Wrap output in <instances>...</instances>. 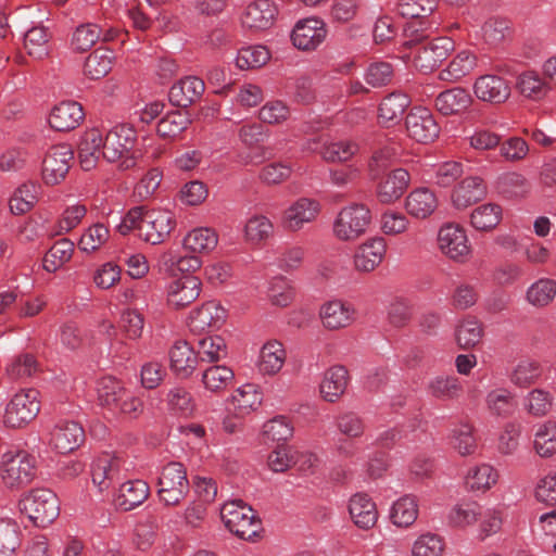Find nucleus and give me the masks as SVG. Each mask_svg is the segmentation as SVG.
Here are the masks:
<instances>
[{
    "label": "nucleus",
    "mask_w": 556,
    "mask_h": 556,
    "mask_svg": "<svg viewBox=\"0 0 556 556\" xmlns=\"http://www.w3.org/2000/svg\"><path fill=\"white\" fill-rule=\"evenodd\" d=\"M444 542L438 534L426 533L420 535L413 545V556H441Z\"/></svg>",
    "instance_id": "64"
},
{
    "label": "nucleus",
    "mask_w": 556,
    "mask_h": 556,
    "mask_svg": "<svg viewBox=\"0 0 556 556\" xmlns=\"http://www.w3.org/2000/svg\"><path fill=\"white\" fill-rule=\"evenodd\" d=\"M478 66V55L470 50L464 49L455 54L447 67L440 72V79L445 81H457L469 75Z\"/></svg>",
    "instance_id": "37"
},
{
    "label": "nucleus",
    "mask_w": 556,
    "mask_h": 556,
    "mask_svg": "<svg viewBox=\"0 0 556 556\" xmlns=\"http://www.w3.org/2000/svg\"><path fill=\"white\" fill-rule=\"evenodd\" d=\"M516 88L527 99L540 101L552 90L549 83L538 72L529 70L518 75Z\"/></svg>",
    "instance_id": "34"
},
{
    "label": "nucleus",
    "mask_w": 556,
    "mask_h": 556,
    "mask_svg": "<svg viewBox=\"0 0 556 556\" xmlns=\"http://www.w3.org/2000/svg\"><path fill=\"white\" fill-rule=\"evenodd\" d=\"M554 397L544 389L531 390L522 400L523 409L532 417L541 418L549 414Z\"/></svg>",
    "instance_id": "50"
},
{
    "label": "nucleus",
    "mask_w": 556,
    "mask_h": 556,
    "mask_svg": "<svg viewBox=\"0 0 556 556\" xmlns=\"http://www.w3.org/2000/svg\"><path fill=\"white\" fill-rule=\"evenodd\" d=\"M202 281L193 275H184L172 280L166 287L167 304L175 308H184L193 303L201 293Z\"/></svg>",
    "instance_id": "13"
},
{
    "label": "nucleus",
    "mask_w": 556,
    "mask_h": 556,
    "mask_svg": "<svg viewBox=\"0 0 556 556\" xmlns=\"http://www.w3.org/2000/svg\"><path fill=\"white\" fill-rule=\"evenodd\" d=\"M319 212L320 204L317 200L302 197L283 212L281 224L289 231H299L305 224L314 222Z\"/></svg>",
    "instance_id": "16"
},
{
    "label": "nucleus",
    "mask_w": 556,
    "mask_h": 556,
    "mask_svg": "<svg viewBox=\"0 0 556 556\" xmlns=\"http://www.w3.org/2000/svg\"><path fill=\"white\" fill-rule=\"evenodd\" d=\"M114 54L108 49H96L84 64V74L90 79H100L112 70Z\"/></svg>",
    "instance_id": "46"
},
{
    "label": "nucleus",
    "mask_w": 556,
    "mask_h": 556,
    "mask_svg": "<svg viewBox=\"0 0 556 556\" xmlns=\"http://www.w3.org/2000/svg\"><path fill=\"white\" fill-rule=\"evenodd\" d=\"M556 295V281L549 278H541L533 282L527 290V301L536 307L548 305Z\"/></svg>",
    "instance_id": "56"
},
{
    "label": "nucleus",
    "mask_w": 556,
    "mask_h": 556,
    "mask_svg": "<svg viewBox=\"0 0 556 556\" xmlns=\"http://www.w3.org/2000/svg\"><path fill=\"white\" fill-rule=\"evenodd\" d=\"M36 458L23 450H11L1 456L0 479L9 489H20L36 476Z\"/></svg>",
    "instance_id": "2"
},
{
    "label": "nucleus",
    "mask_w": 556,
    "mask_h": 556,
    "mask_svg": "<svg viewBox=\"0 0 556 556\" xmlns=\"http://www.w3.org/2000/svg\"><path fill=\"white\" fill-rule=\"evenodd\" d=\"M273 233V222L267 216L261 214L250 216L243 227L244 241L252 245H258L268 240Z\"/></svg>",
    "instance_id": "41"
},
{
    "label": "nucleus",
    "mask_w": 556,
    "mask_h": 556,
    "mask_svg": "<svg viewBox=\"0 0 556 556\" xmlns=\"http://www.w3.org/2000/svg\"><path fill=\"white\" fill-rule=\"evenodd\" d=\"M405 45H416L413 62L425 74L437 68L455 49V43L450 37L425 40L422 36L417 35L416 38L406 41Z\"/></svg>",
    "instance_id": "5"
},
{
    "label": "nucleus",
    "mask_w": 556,
    "mask_h": 556,
    "mask_svg": "<svg viewBox=\"0 0 556 556\" xmlns=\"http://www.w3.org/2000/svg\"><path fill=\"white\" fill-rule=\"evenodd\" d=\"M533 447L541 457H551L556 453V421L547 420L538 426Z\"/></svg>",
    "instance_id": "48"
},
{
    "label": "nucleus",
    "mask_w": 556,
    "mask_h": 556,
    "mask_svg": "<svg viewBox=\"0 0 556 556\" xmlns=\"http://www.w3.org/2000/svg\"><path fill=\"white\" fill-rule=\"evenodd\" d=\"M327 37L326 24L317 17L299 21L293 27L291 40L300 50H315Z\"/></svg>",
    "instance_id": "15"
},
{
    "label": "nucleus",
    "mask_w": 556,
    "mask_h": 556,
    "mask_svg": "<svg viewBox=\"0 0 556 556\" xmlns=\"http://www.w3.org/2000/svg\"><path fill=\"white\" fill-rule=\"evenodd\" d=\"M482 336V325L472 316L464 318L456 328L457 344L465 350L476 346L481 341Z\"/></svg>",
    "instance_id": "54"
},
{
    "label": "nucleus",
    "mask_w": 556,
    "mask_h": 556,
    "mask_svg": "<svg viewBox=\"0 0 556 556\" xmlns=\"http://www.w3.org/2000/svg\"><path fill=\"white\" fill-rule=\"evenodd\" d=\"M83 427L68 420L56 422L50 432V444L60 453L65 454L77 448L84 441Z\"/></svg>",
    "instance_id": "18"
},
{
    "label": "nucleus",
    "mask_w": 556,
    "mask_h": 556,
    "mask_svg": "<svg viewBox=\"0 0 556 556\" xmlns=\"http://www.w3.org/2000/svg\"><path fill=\"white\" fill-rule=\"evenodd\" d=\"M384 254V240L382 238L371 239L356 250L354 266L359 271H371L382 262Z\"/></svg>",
    "instance_id": "32"
},
{
    "label": "nucleus",
    "mask_w": 556,
    "mask_h": 556,
    "mask_svg": "<svg viewBox=\"0 0 556 556\" xmlns=\"http://www.w3.org/2000/svg\"><path fill=\"white\" fill-rule=\"evenodd\" d=\"M39 392L35 389L22 390L7 404L3 422L10 428H21L30 422L39 413Z\"/></svg>",
    "instance_id": "8"
},
{
    "label": "nucleus",
    "mask_w": 556,
    "mask_h": 556,
    "mask_svg": "<svg viewBox=\"0 0 556 556\" xmlns=\"http://www.w3.org/2000/svg\"><path fill=\"white\" fill-rule=\"evenodd\" d=\"M473 100L469 91L462 87H454L440 92L435 98L437 110L445 115H457L467 111Z\"/></svg>",
    "instance_id": "25"
},
{
    "label": "nucleus",
    "mask_w": 556,
    "mask_h": 556,
    "mask_svg": "<svg viewBox=\"0 0 556 556\" xmlns=\"http://www.w3.org/2000/svg\"><path fill=\"white\" fill-rule=\"evenodd\" d=\"M277 9L269 0H256L244 9L241 24L244 28L264 30L274 24Z\"/></svg>",
    "instance_id": "19"
},
{
    "label": "nucleus",
    "mask_w": 556,
    "mask_h": 556,
    "mask_svg": "<svg viewBox=\"0 0 556 556\" xmlns=\"http://www.w3.org/2000/svg\"><path fill=\"white\" fill-rule=\"evenodd\" d=\"M198 359V354L186 341H176L169 350L170 368L178 377L191 376L197 368Z\"/></svg>",
    "instance_id": "30"
},
{
    "label": "nucleus",
    "mask_w": 556,
    "mask_h": 556,
    "mask_svg": "<svg viewBox=\"0 0 556 556\" xmlns=\"http://www.w3.org/2000/svg\"><path fill=\"white\" fill-rule=\"evenodd\" d=\"M50 35L45 26H34L24 35V47L27 53L37 60H42L49 54Z\"/></svg>",
    "instance_id": "47"
},
{
    "label": "nucleus",
    "mask_w": 556,
    "mask_h": 556,
    "mask_svg": "<svg viewBox=\"0 0 556 556\" xmlns=\"http://www.w3.org/2000/svg\"><path fill=\"white\" fill-rule=\"evenodd\" d=\"M262 403V393L253 383L239 387L230 397V404L237 416L243 417L255 410Z\"/></svg>",
    "instance_id": "39"
},
{
    "label": "nucleus",
    "mask_w": 556,
    "mask_h": 556,
    "mask_svg": "<svg viewBox=\"0 0 556 556\" xmlns=\"http://www.w3.org/2000/svg\"><path fill=\"white\" fill-rule=\"evenodd\" d=\"M371 220V214L364 204L344 206L333 223L334 236L343 241L355 240L365 233Z\"/></svg>",
    "instance_id": "7"
},
{
    "label": "nucleus",
    "mask_w": 556,
    "mask_h": 556,
    "mask_svg": "<svg viewBox=\"0 0 556 556\" xmlns=\"http://www.w3.org/2000/svg\"><path fill=\"white\" fill-rule=\"evenodd\" d=\"M287 359V351L283 344L275 339L265 342L258 353L256 367L264 376H275L283 367Z\"/></svg>",
    "instance_id": "21"
},
{
    "label": "nucleus",
    "mask_w": 556,
    "mask_h": 556,
    "mask_svg": "<svg viewBox=\"0 0 556 556\" xmlns=\"http://www.w3.org/2000/svg\"><path fill=\"white\" fill-rule=\"evenodd\" d=\"M205 90L204 81L195 76H187L175 83L169 89V101L180 108H187L201 98Z\"/></svg>",
    "instance_id": "24"
},
{
    "label": "nucleus",
    "mask_w": 556,
    "mask_h": 556,
    "mask_svg": "<svg viewBox=\"0 0 556 556\" xmlns=\"http://www.w3.org/2000/svg\"><path fill=\"white\" fill-rule=\"evenodd\" d=\"M21 545V530L12 518H0V556H13Z\"/></svg>",
    "instance_id": "53"
},
{
    "label": "nucleus",
    "mask_w": 556,
    "mask_h": 556,
    "mask_svg": "<svg viewBox=\"0 0 556 556\" xmlns=\"http://www.w3.org/2000/svg\"><path fill=\"white\" fill-rule=\"evenodd\" d=\"M485 194L486 186L480 177H466L453 190L452 203L457 210H465L481 201Z\"/></svg>",
    "instance_id": "22"
},
{
    "label": "nucleus",
    "mask_w": 556,
    "mask_h": 556,
    "mask_svg": "<svg viewBox=\"0 0 556 556\" xmlns=\"http://www.w3.org/2000/svg\"><path fill=\"white\" fill-rule=\"evenodd\" d=\"M73 251L74 243L71 240L56 241L43 257V268L49 273H54L71 260Z\"/></svg>",
    "instance_id": "57"
},
{
    "label": "nucleus",
    "mask_w": 556,
    "mask_h": 556,
    "mask_svg": "<svg viewBox=\"0 0 556 556\" xmlns=\"http://www.w3.org/2000/svg\"><path fill=\"white\" fill-rule=\"evenodd\" d=\"M541 376V368L538 363L522 359L509 374L510 382L518 388H527L534 383Z\"/></svg>",
    "instance_id": "61"
},
{
    "label": "nucleus",
    "mask_w": 556,
    "mask_h": 556,
    "mask_svg": "<svg viewBox=\"0 0 556 556\" xmlns=\"http://www.w3.org/2000/svg\"><path fill=\"white\" fill-rule=\"evenodd\" d=\"M349 372L344 366L336 365L324 372L319 390L323 399L334 403L346 390Z\"/></svg>",
    "instance_id": "29"
},
{
    "label": "nucleus",
    "mask_w": 556,
    "mask_h": 556,
    "mask_svg": "<svg viewBox=\"0 0 556 556\" xmlns=\"http://www.w3.org/2000/svg\"><path fill=\"white\" fill-rule=\"evenodd\" d=\"M418 516V504L414 496L405 495L399 498L391 508L390 518L400 528L412 526Z\"/></svg>",
    "instance_id": "45"
},
{
    "label": "nucleus",
    "mask_w": 556,
    "mask_h": 556,
    "mask_svg": "<svg viewBox=\"0 0 556 556\" xmlns=\"http://www.w3.org/2000/svg\"><path fill=\"white\" fill-rule=\"evenodd\" d=\"M438 245L445 256L456 262H465L471 251L465 229L455 224H446L440 228Z\"/></svg>",
    "instance_id": "9"
},
{
    "label": "nucleus",
    "mask_w": 556,
    "mask_h": 556,
    "mask_svg": "<svg viewBox=\"0 0 556 556\" xmlns=\"http://www.w3.org/2000/svg\"><path fill=\"white\" fill-rule=\"evenodd\" d=\"M126 389L113 377H103L98 382V400L102 406L113 409Z\"/></svg>",
    "instance_id": "60"
},
{
    "label": "nucleus",
    "mask_w": 556,
    "mask_h": 556,
    "mask_svg": "<svg viewBox=\"0 0 556 556\" xmlns=\"http://www.w3.org/2000/svg\"><path fill=\"white\" fill-rule=\"evenodd\" d=\"M189 492L186 468L181 463L170 462L165 465L157 479V495L166 506L178 505Z\"/></svg>",
    "instance_id": "6"
},
{
    "label": "nucleus",
    "mask_w": 556,
    "mask_h": 556,
    "mask_svg": "<svg viewBox=\"0 0 556 556\" xmlns=\"http://www.w3.org/2000/svg\"><path fill=\"white\" fill-rule=\"evenodd\" d=\"M410 100L403 92H392L384 97L380 102L378 117L380 123L386 125L397 124L409 106Z\"/></svg>",
    "instance_id": "38"
},
{
    "label": "nucleus",
    "mask_w": 556,
    "mask_h": 556,
    "mask_svg": "<svg viewBox=\"0 0 556 556\" xmlns=\"http://www.w3.org/2000/svg\"><path fill=\"white\" fill-rule=\"evenodd\" d=\"M136 141V130L132 126L121 124L108 131L103 139L102 156L108 162H119L118 167L127 170L136 165V157L131 152Z\"/></svg>",
    "instance_id": "3"
},
{
    "label": "nucleus",
    "mask_w": 556,
    "mask_h": 556,
    "mask_svg": "<svg viewBox=\"0 0 556 556\" xmlns=\"http://www.w3.org/2000/svg\"><path fill=\"white\" fill-rule=\"evenodd\" d=\"M191 119L186 111H173L163 116L156 126L157 135L173 139L179 136L190 125Z\"/></svg>",
    "instance_id": "49"
},
{
    "label": "nucleus",
    "mask_w": 556,
    "mask_h": 556,
    "mask_svg": "<svg viewBox=\"0 0 556 556\" xmlns=\"http://www.w3.org/2000/svg\"><path fill=\"white\" fill-rule=\"evenodd\" d=\"M484 404L490 415L498 418L511 416L517 405L514 393L505 387L488 391Z\"/></svg>",
    "instance_id": "35"
},
{
    "label": "nucleus",
    "mask_w": 556,
    "mask_h": 556,
    "mask_svg": "<svg viewBox=\"0 0 556 556\" xmlns=\"http://www.w3.org/2000/svg\"><path fill=\"white\" fill-rule=\"evenodd\" d=\"M269 59V51L264 46H249L238 51L235 64L239 70L247 71L265 65Z\"/></svg>",
    "instance_id": "55"
},
{
    "label": "nucleus",
    "mask_w": 556,
    "mask_h": 556,
    "mask_svg": "<svg viewBox=\"0 0 556 556\" xmlns=\"http://www.w3.org/2000/svg\"><path fill=\"white\" fill-rule=\"evenodd\" d=\"M497 189L506 198H521L529 192L530 185L525 176L511 172L505 173L498 178Z\"/></svg>",
    "instance_id": "59"
},
{
    "label": "nucleus",
    "mask_w": 556,
    "mask_h": 556,
    "mask_svg": "<svg viewBox=\"0 0 556 556\" xmlns=\"http://www.w3.org/2000/svg\"><path fill=\"white\" fill-rule=\"evenodd\" d=\"M480 515V506L476 502L456 504L448 514L451 525L465 528L473 525Z\"/></svg>",
    "instance_id": "62"
},
{
    "label": "nucleus",
    "mask_w": 556,
    "mask_h": 556,
    "mask_svg": "<svg viewBox=\"0 0 556 556\" xmlns=\"http://www.w3.org/2000/svg\"><path fill=\"white\" fill-rule=\"evenodd\" d=\"M150 488L143 480L136 479L124 482L118 490L115 504L128 511L141 505L149 496Z\"/></svg>",
    "instance_id": "33"
},
{
    "label": "nucleus",
    "mask_w": 556,
    "mask_h": 556,
    "mask_svg": "<svg viewBox=\"0 0 556 556\" xmlns=\"http://www.w3.org/2000/svg\"><path fill=\"white\" fill-rule=\"evenodd\" d=\"M233 370L225 365H213L202 372L204 388L213 393H220L233 383Z\"/></svg>",
    "instance_id": "44"
},
{
    "label": "nucleus",
    "mask_w": 556,
    "mask_h": 556,
    "mask_svg": "<svg viewBox=\"0 0 556 556\" xmlns=\"http://www.w3.org/2000/svg\"><path fill=\"white\" fill-rule=\"evenodd\" d=\"M20 511L36 526L45 528L60 515L58 496L48 489H35L25 494L18 502Z\"/></svg>",
    "instance_id": "1"
},
{
    "label": "nucleus",
    "mask_w": 556,
    "mask_h": 556,
    "mask_svg": "<svg viewBox=\"0 0 556 556\" xmlns=\"http://www.w3.org/2000/svg\"><path fill=\"white\" fill-rule=\"evenodd\" d=\"M503 217V210L496 203H485L477 206L470 214L471 226L479 231L494 229Z\"/></svg>",
    "instance_id": "43"
},
{
    "label": "nucleus",
    "mask_w": 556,
    "mask_h": 556,
    "mask_svg": "<svg viewBox=\"0 0 556 556\" xmlns=\"http://www.w3.org/2000/svg\"><path fill=\"white\" fill-rule=\"evenodd\" d=\"M74 157L72 148L66 143L51 147L42 161V179L47 185L61 182L71 167Z\"/></svg>",
    "instance_id": "10"
},
{
    "label": "nucleus",
    "mask_w": 556,
    "mask_h": 556,
    "mask_svg": "<svg viewBox=\"0 0 556 556\" xmlns=\"http://www.w3.org/2000/svg\"><path fill=\"white\" fill-rule=\"evenodd\" d=\"M472 90L475 97L491 104L505 103L511 93L509 83L502 76L484 74L476 78Z\"/></svg>",
    "instance_id": "14"
},
{
    "label": "nucleus",
    "mask_w": 556,
    "mask_h": 556,
    "mask_svg": "<svg viewBox=\"0 0 556 556\" xmlns=\"http://www.w3.org/2000/svg\"><path fill=\"white\" fill-rule=\"evenodd\" d=\"M498 481L497 470L489 464L471 467L465 477L467 489L472 492H485Z\"/></svg>",
    "instance_id": "40"
},
{
    "label": "nucleus",
    "mask_w": 556,
    "mask_h": 556,
    "mask_svg": "<svg viewBox=\"0 0 556 556\" xmlns=\"http://www.w3.org/2000/svg\"><path fill=\"white\" fill-rule=\"evenodd\" d=\"M479 299V293L473 283L460 281L455 285L451 294V304L454 308L465 311L472 307Z\"/></svg>",
    "instance_id": "63"
},
{
    "label": "nucleus",
    "mask_w": 556,
    "mask_h": 556,
    "mask_svg": "<svg viewBox=\"0 0 556 556\" xmlns=\"http://www.w3.org/2000/svg\"><path fill=\"white\" fill-rule=\"evenodd\" d=\"M225 320V308L215 301H208L190 313L188 326L190 331L201 333L208 329L219 328Z\"/></svg>",
    "instance_id": "17"
},
{
    "label": "nucleus",
    "mask_w": 556,
    "mask_h": 556,
    "mask_svg": "<svg viewBox=\"0 0 556 556\" xmlns=\"http://www.w3.org/2000/svg\"><path fill=\"white\" fill-rule=\"evenodd\" d=\"M408 136L417 142L429 143L438 138L440 127L432 112L424 106L413 108L405 118Z\"/></svg>",
    "instance_id": "11"
},
{
    "label": "nucleus",
    "mask_w": 556,
    "mask_h": 556,
    "mask_svg": "<svg viewBox=\"0 0 556 556\" xmlns=\"http://www.w3.org/2000/svg\"><path fill=\"white\" fill-rule=\"evenodd\" d=\"M103 137L99 129L86 130L78 143V161L84 170H91L102 155Z\"/></svg>",
    "instance_id": "26"
},
{
    "label": "nucleus",
    "mask_w": 556,
    "mask_h": 556,
    "mask_svg": "<svg viewBox=\"0 0 556 556\" xmlns=\"http://www.w3.org/2000/svg\"><path fill=\"white\" fill-rule=\"evenodd\" d=\"M510 35V23L503 17H490L480 28V37L490 47H497Z\"/></svg>",
    "instance_id": "51"
},
{
    "label": "nucleus",
    "mask_w": 556,
    "mask_h": 556,
    "mask_svg": "<svg viewBox=\"0 0 556 556\" xmlns=\"http://www.w3.org/2000/svg\"><path fill=\"white\" fill-rule=\"evenodd\" d=\"M175 216L167 210H152L144 212L143 223L140 226V238L151 244L162 243L174 229Z\"/></svg>",
    "instance_id": "12"
},
{
    "label": "nucleus",
    "mask_w": 556,
    "mask_h": 556,
    "mask_svg": "<svg viewBox=\"0 0 556 556\" xmlns=\"http://www.w3.org/2000/svg\"><path fill=\"white\" fill-rule=\"evenodd\" d=\"M198 357L203 362L214 363L227 356V345L219 336H208L198 342Z\"/></svg>",
    "instance_id": "58"
},
{
    "label": "nucleus",
    "mask_w": 556,
    "mask_h": 556,
    "mask_svg": "<svg viewBox=\"0 0 556 556\" xmlns=\"http://www.w3.org/2000/svg\"><path fill=\"white\" fill-rule=\"evenodd\" d=\"M84 115L83 108L78 102L62 101L52 109L49 124L58 131H68L80 124Z\"/></svg>",
    "instance_id": "23"
},
{
    "label": "nucleus",
    "mask_w": 556,
    "mask_h": 556,
    "mask_svg": "<svg viewBox=\"0 0 556 556\" xmlns=\"http://www.w3.org/2000/svg\"><path fill=\"white\" fill-rule=\"evenodd\" d=\"M102 36V28L94 23L79 24L71 37V48L76 52H85L92 48Z\"/></svg>",
    "instance_id": "52"
},
{
    "label": "nucleus",
    "mask_w": 556,
    "mask_h": 556,
    "mask_svg": "<svg viewBox=\"0 0 556 556\" xmlns=\"http://www.w3.org/2000/svg\"><path fill=\"white\" fill-rule=\"evenodd\" d=\"M303 149L320 153L327 162H345L356 153L357 144L350 141L321 142L320 139H312Z\"/></svg>",
    "instance_id": "27"
},
{
    "label": "nucleus",
    "mask_w": 556,
    "mask_h": 556,
    "mask_svg": "<svg viewBox=\"0 0 556 556\" xmlns=\"http://www.w3.org/2000/svg\"><path fill=\"white\" fill-rule=\"evenodd\" d=\"M410 181L409 173L404 168L390 172L377 186V198L383 204L396 202L406 191Z\"/></svg>",
    "instance_id": "20"
},
{
    "label": "nucleus",
    "mask_w": 556,
    "mask_h": 556,
    "mask_svg": "<svg viewBox=\"0 0 556 556\" xmlns=\"http://www.w3.org/2000/svg\"><path fill=\"white\" fill-rule=\"evenodd\" d=\"M218 243L217 233L207 227L194 228L187 233L184 239V247L192 253H208L213 251Z\"/></svg>",
    "instance_id": "42"
},
{
    "label": "nucleus",
    "mask_w": 556,
    "mask_h": 556,
    "mask_svg": "<svg viewBox=\"0 0 556 556\" xmlns=\"http://www.w3.org/2000/svg\"><path fill=\"white\" fill-rule=\"evenodd\" d=\"M405 207L413 217L424 219L432 215L437 210L438 198L429 188L420 187L407 195Z\"/></svg>",
    "instance_id": "31"
},
{
    "label": "nucleus",
    "mask_w": 556,
    "mask_h": 556,
    "mask_svg": "<svg viewBox=\"0 0 556 556\" xmlns=\"http://www.w3.org/2000/svg\"><path fill=\"white\" fill-rule=\"evenodd\" d=\"M319 315L327 329L337 330L352 323L354 309L341 301H330L321 306Z\"/></svg>",
    "instance_id": "36"
},
{
    "label": "nucleus",
    "mask_w": 556,
    "mask_h": 556,
    "mask_svg": "<svg viewBox=\"0 0 556 556\" xmlns=\"http://www.w3.org/2000/svg\"><path fill=\"white\" fill-rule=\"evenodd\" d=\"M225 527L238 538L255 541L261 531V520L251 506L241 500L227 502L220 509Z\"/></svg>",
    "instance_id": "4"
},
{
    "label": "nucleus",
    "mask_w": 556,
    "mask_h": 556,
    "mask_svg": "<svg viewBox=\"0 0 556 556\" xmlns=\"http://www.w3.org/2000/svg\"><path fill=\"white\" fill-rule=\"evenodd\" d=\"M349 513L354 525L368 530L378 520V510L372 500L365 493H357L350 498Z\"/></svg>",
    "instance_id": "28"
}]
</instances>
